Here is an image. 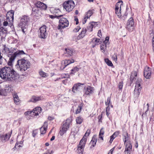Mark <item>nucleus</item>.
Segmentation results:
<instances>
[{"label": "nucleus", "mask_w": 154, "mask_h": 154, "mask_svg": "<svg viewBox=\"0 0 154 154\" xmlns=\"http://www.w3.org/2000/svg\"><path fill=\"white\" fill-rule=\"evenodd\" d=\"M1 77L6 81L16 80L19 78V75L12 68L5 66L0 69Z\"/></svg>", "instance_id": "1"}, {"label": "nucleus", "mask_w": 154, "mask_h": 154, "mask_svg": "<svg viewBox=\"0 0 154 154\" xmlns=\"http://www.w3.org/2000/svg\"><path fill=\"white\" fill-rule=\"evenodd\" d=\"M15 66L21 71H25L30 67V63L27 60L22 59L18 60Z\"/></svg>", "instance_id": "2"}, {"label": "nucleus", "mask_w": 154, "mask_h": 154, "mask_svg": "<svg viewBox=\"0 0 154 154\" xmlns=\"http://www.w3.org/2000/svg\"><path fill=\"white\" fill-rule=\"evenodd\" d=\"M72 120L70 118L67 119L65 121L63 122L61 126V129L59 132V134L61 136H62L66 132L70 125L72 124Z\"/></svg>", "instance_id": "3"}, {"label": "nucleus", "mask_w": 154, "mask_h": 154, "mask_svg": "<svg viewBox=\"0 0 154 154\" xmlns=\"http://www.w3.org/2000/svg\"><path fill=\"white\" fill-rule=\"evenodd\" d=\"M90 133V130H88L87 132L85 134V136L83 137L82 138L80 141L79 146H78L77 149V150L79 153H82L83 151L84 148L87 140L85 136H88Z\"/></svg>", "instance_id": "4"}, {"label": "nucleus", "mask_w": 154, "mask_h": 154, "mask_svg": "<svg viewBox=\"0 0 154 154\" xmlns=\"http://www.w3.org/2000/svg\"><path fill=\"white\" fill-rule=\"evenodd\" d=\"M124 137V144H125L126 143L125 149L124 152H127V154H130L132 150V145L130 141H128L127 142L129 139L128 134L127 133H126V135H125Z\"/></svg>", "instance_id": "5"}, {"label": "nucleus", "mask_w": 154, "mask_h": 154, "mask_svg": "<svg viewBox=\"0 0 154 154\" xmlns=\"http://www.w3.org/2000/svg\"><path fill=\"white\" fill-rule=\"evenodd\" d=\"M63 6L64 9L68 12L71 11L74 8L75 4L74 2L72 0L68 1L67 2H64Z\"/></svg>", "instance_id": "6"}, {"label": "nucleus", "mask_w": 154, "mask_h": 154, "mask_svg": "<svg viewBox=\"0 0 154 154\" xmlns=\"http://www.w3.org/2000/svg\"><path fill=\"white\" fill-rule=\"evenodd\" d=\"M24 54H25V53L23 50H19L15 52L9 58V61H8V65L10 66H12V63L17 56Z\"/></svg>", "instance_id": "7"}, {"label": "nucleus", "mask_w": 154, "mask_h": 154, "mask_svg": "<svg viewBox=\"0 0 154 154\" xmlns=\"http://www.w3.org/2000/svg\"><path fill=\"white\" fill-rule=\"evenodd\" d=\"M59 25L58 26V29H60L61 27L62 28L67 27L68 26L69 22L66 18H61L59 20Z\"/></svg>", "instance_id": "8"}, {"label": "nucleus", "mask_w": 154, "mask_h": 154, "mask_svg": "<svg viewBox=\"0 0 154 154\" xmlns=\"http://www.w3.org/2000/svg\"><path fill=\"white\" fill-rule=\"evenodd\" d=\"M14 11L11 10L8 12L6 15V19L9 22V25H11L14 20Z\"/></svg>", "instance_id": "9"}, {"label": "nucleus", "mask_w": 154, "mask_h": 154, "mask_svg": "<svg viewBox=\"0 0 154 154\" xmlns=\"http://www.w3.org/2000/svg\"><path fill=\"white\" fill-rule=\"evenodd\" d=\"M46 26L45 25H43L39 29L40 34L39 37L42 38H45L47 35V33L46 30Z\"/></svg>", "instance_id": "10"}, {"label": "nucleus", "mask_w": 154, "mask_h": 154, "mask_svg": "<svg viewBox=\"0 0 154 154\" xmlns=\"http://www.w3.org/2000/svg\"><path fill=\"white\" fill-rule=\"evenodd\" d=\"M134 22L132 17L130 18L128 21L127 23L126 29L130 32L133 31Z\"/></svg>", "instance_id": "11"}, {"label": "nucleus", "mask_w": 154, "mask_h": 154, "mask_svg": "<svg viewBox=\"0 0 154 154\" xmlns=\"http://www.w3.org/2000/svg\"><path fill=\"white\" fill-rule=\"evenodd\" d=\"M35 7L40 8L41 10H45L47 9V5L44 3L40 2L38 1L35 4Z\"/></svg>", "instance_id": "12"}, {"label": "nucleus", "mask_w": 154, "mask_h": 154, "mask_svg": "<svg viewBox=\"0 0 154 154\" xmlns=\"http://www.w3.org/2000/svg\"><path fill=\"white\" fill-rule=\"evenodd\" d=\"M28 20L29 18L27 16H23L21 19L20 23L19 24V26H27V25Z\"/></svg>", "instance_id": "13"}, {"label": "nucleus", "mask_w": 154, "mask_h": 154, "mask_svg": "<svg viewBox=\"0 0 154 154\" xmlns=\"http://www.w3.org/2000/svg\"><path fill=\"white\" fill-rule=\"evenodd\" d=\"M144 75L147 79H149L151 76V71L150 69L148 67H146L144 71Z\"/></svg>", "instance_id": "14"}, {"label": "nucleus", "mask_w": 154, "mask_h": 154, "mask_svg": "<svg viewBox=\"0 0 154 154\" xmlns=\"http://www.w3.org/2000/svg\"><path fill=\"white\" fill-rule=\"evenodd\" d=\"M48 126V123L45 122L44 123V125L40 128V130L41 134H43L45 133Z\"/></svg>", "instance_id": "15"}, {"label": "nucleus", "mask_w": 154, "mask_h": 154, "mask_svg": "<svg viewBox=\"0 0 154 154\" xmlns=\"http://www.w3.org/2000/svg\"><path fill=\"white\" fill-rule=\"evenodd\" d=\"M7 29L2 26L0 27V35L2 37L5 36L7 33Z\"/></svg>", "instance_id": "16"}, {"label": "nucleus", "mask_w": 154, "mask_h": 154, "mask_svg": "<svg viewBox=\"0 0 154 154\" xmlns=\"http://www.w3.org/2000/svg\"><path fill=\"white\" fill-rule=\"evenodd\" d=\"M137 86H135L134 91V95L135 97H137L139 96L141 90V87H138Z\"/></svg>", "instance_id": "17"}, {"label": "nucleus", "mask_w": 154, "mask_h": 154, "mask_svg": "<svg viewBox=\"0 0 154 154\" xmlns=\"http://www.w3.org/2000/svg\"><path fill=\"white\" fill-rule=\"evenodd\" d=\"M41 12L39 9L35 7H34L32 8V14L36 17H38L40 15Z\"/></svg>", "instance_id": "18"}, {"label": "nucleus", "mask_w": 154, "mask_h": 154, "mask_svg": "<svg viewBox=\"0 0 154 154\" xmlns=\"http://www.w3.org/2000/svg\"><path fill=\"white\" fill-rule=\"evenodd\" d=\"M84 85V84L80 83H78L74 85L72 88V91L74 93H75L79 89V87L81 85Z\"/></svg>", "instance_id": "19"}, {"label": "nucleus", "mask_w": 154, "mask_h": 154, "mask_svg": "<svg viewBox=\"0 0 154 154\" xmlns=\"http://www.w3.org/2000/svg\"><path fill=\"white\" fill-rule=\"evenodd\" d=\"M93 88L90 86L88 87L86 90L85 94L84 95L85 96V95H90V94H91L93 92Z\"/></svg>", "instance_id": "20"}, {"label": "nucleus", "mask_w": 154, "mask_h": 154, "mask_svg": "<svg viewBox=\"0 0 154 154\" xmlns=\"http://www.w3.org/2000/svg\"><path fill=\"white\" fill-rule=\"evenodd\" d=\"M97 139L95 136H93L92 140L90 143V144L91 145V147H94L96 145Z\"/></svg>", "instance_id": "21"}, {"label": "nucleus", "mask_w": 154, "mask_h": 154, "mask_svg": "<svg viewBox=\"0 0 154 154\" xmlns=\"http://www.w3.org/2000/svg\"><path fill=\"white\" fill-rule=\"evenodd\" d=\"M137 72L136 71H133L131 72V75L130 76V80L132 83L133 82L136 80L135 77H137Z\"/></svg>", "instance_id": "22"}, {"label": "nucleus", "mask_w": 154, "mask_h": 154, "mask_svg": "<svg viewBox=\"0 0 154 154\" xmlns=\"http://www.w3.org/2000/svg\"><path fill=\"white\" fill-rule=\"evenodd\" d=\"M70 63H71L70 60H65L64 62V64H62V66L60 67V69L63 70L66 66Z\"/></svg>", "instance_id": "23"}, {"label": "nucleus", "mask_w": 154, "mask_h": 154, "mask_svg": "<svg viewBox=\"0 0 154 154\" xmlns=\"http://www.w3.org/2000/svg\"><path fill=\"white\" fill-rule=\"evenodd\" d=\"M41 99V98L40 97L33 96L30 100L29 101L31 102H35L40 100Z\"/></svg>", "instance_id": "24"}, {"label": "nucleus", "mask_w": 154, "mask_h": 154, "mask_svg": "<svg viewBox=\"0 0 154 154\" xmlns=\"http://www.w3.org/2000/svg\"><path fill=\"white\" fill-rule=\"evenodd\" d=\"M65 51L66 52V54H67V55H66V56H71L73 54V50L72 49L70 48H65Z\"/></svg>", "instance_id": "25"}, {"label": "nucleus", "mask_w": 154, "mask_h": 154, "mask_svg": "<svg viewBox=\"0 0 154 154\" xmlns=\"http://www.w3.org/2000/svg\"><path fill=\"white\" fill-rule=\"evenodd\" d=\"M11 134H6L5 135H2L1 136V138L2 140L3 141H5V140L7 139L8 140L10 137Z\"/></svg>", "instance_id": "26"}, {"label": "nucleus", "mask_w": 154, "mask_h": 154, "mask_svg": "<svg viewBox=\"0 0 154 154\" xmlns=\"http://www.w3.org/2000/svg\"><path fill=\"white\" fill-rule=\"evenodd\" d=\"M122 3L123 2L121 1H119L116 4L115 11L116 12L117 11V10L119 9H120V10H121V5H122Z\"/></svg>", "instance_id": "27"}, {"label": "nucleus", "mask_w": 154, "mask_h": 154, "mask_svg": "<svg viewBox=\"0 0 154 154\" xmlns=\"http://www.w3.org/2000/svg\"><path fill=\"white\" fill-rule=\"evenodd\" d=\"M87 31L86 29L83 28L81 33L78 35L79 38H83L85 36V34Z\"/></svg>", "instance_id": "28"}, {"label": "nucleus", "mask_w": 154, "mask_h": 154, "mask_svg": "<svg viewBox=\"0 0 154 154\" xmlns=\"http://www.w3.org/2000/svg\"><path fill=\"white\" fill-rule=\"evenodd\" d=\"M13 97L14 98V100L15 103L16 104H17L19 102L20 100L17 94H14L13 95Z\"/></svg>", "instance_id": "29"}, {"label": "nucleus", "mask_w": 154, "mask_h": 154, "mask_svg": "<svg viewBox=\"0 0 154 154\" xmlns=\"http://www.w3.org/2000/svg\"><path fill=\"white\" fill-rule=\"evenodd\" d=\"M12 89L11 85H6L4 91L6 93H9L11 91Z\"/></svg>", "instance_id": "30"}, {"label": "nucleus", "mask_w": 154, "mask_h": 154, "mask_svg": "<svg viewBox=\"0 0 154 154\" xmlns=\"http://www.w3.org/2000/svg\"><path fill=\"white\" fill-rule=\"evenodd\" d=\"M79 70V68L77 66L74 67L73 69L71 70V72L70 73V75H74L75 72H78Z\"/></svg>", "instance_id": "31"}, {"label": "nucleus", "mask_w": 154, "mask_h": 154, "mask_svg": "<svg viewBox=\"0 0 154 154\" xmlns=\"http://www.w3.org/2000/svg\"><path fill=\"white\" fill-rule=\"evenodd\" d=\"M94 12L93 10H89L86 13L85 16L87 17V19L89 18L93 14Z\"/></svg>", "instance_id": "32"}, {"label": "nucleus", "mask_w": 154, "mask_h": 154, "mask_svg": "<svg viewBox=\"0 0 154 154\" xmlns=\"http://www.w3.org/2000/svg\"><path fill=\"white\" fill-rule=\"evenodd\" d=\"M83 121V119L81 116L77 117L76 119L77 124H80L82 123Z\"/></svg>", "instance_id": "33"}, {"label": "nucleus", "mask_w": 154, "mask_h": 154, "mask_svg": "<svg viewBox=\"0 0 154 154\" xmlns=\"http://www.w3.org/2000/svg\"><path fill=\"white\" fill-rule=\"evenodd\" d=\"M83 107V105L82 103L80 104L78 107L76 112V114H78L80 113L82 110V109Z\"/></svg>", "instance_id": "34"}, {"label": "nucleus", "mask_w": 154, "mask_h": 154, "mask_svg": "<svg viewBox=\"0 0 154 154\" xmlns=\"http://www.w3.org/2000/svg\"><path fill=\"white\" fill-rule=\"evenodd\" d=\"M105 61L106 64L109 66H113V65L112 62L109 60L108 58H106L104 59Z\"/></svg>", "instance_id": "35"}, {"label": "nucleus", "mask_w": 154, "mask_h": 154, "mask_svg": "<svg viewBox=\"0 0 154 154\" xmlns=\"http://www.w3.org/2000/svg\"><path fill=\"white\" fill-rule=\"evenodd\" d=\"M107 46L106 45L103 44H102L100 45V49L101 50H103L102 51L103 53L105 52V51L106 50Z\"/></svg>", "instance_id": "36"}, {"label": "nucleus", "mask_w": 154, "mask_h": 154, "mask_svg": "<svg viewBox=\"0 0 154 154\" xmlns=\"http://www.w3.org/2000/svg\"><path fill=\"white\" fill-rule=\"evenodd\" d=\"M97 22H92L90 23V24H91V26L92 27L91 28V30H90V32H91L92 31L93 28V27H95L97 26Z\"/></svg>", "instance_id": "37"}, {"label": "nucleus", "mask_w": 154, "mask_h": 154, "mask_svg": "<svg viewBox=\"0 0 154 154\" xmlns=\"http://www.w3.org/2000/svg\"><path fill=\"white\" fill-rule=\"evenodd\" d=\"M63 16L62 15H57L56 14L55 16H54L53 15H49V17L51 19H54V18H56L58 19H59L60 17H61Z\"/></svg>", "instance_id": "38"}, {"label": "nucleus", "mask_w": 154, "mask_h": 154, "mask_svg": "<svg viewBox=\"0 0 154 154\" xmlns=\"http://www.w3.org/2000/svg\"><path fill=\"white\" fill-rule=\"evenodd\" d=\"M142 80L140 79H138L137 80L136 82V85L135 86L138 85V87H141L140 86V83L141 82Z\"/></svg>", "instance_id": "39"}, {"label": "nucleus", "mask_w": 154, "mask_h": 154, "mask_svg": "<svg viewBox=\"0 0 154 154\" xmlns=\"http://www.w3.org/2000/svg\"><path fill=\"white\" fill-rule=\"evenodd\" d=\"M39 74L41 76L43 77H46L47 76V73L43 71H40L39 72Z\"/></svg>", "instance_id": "40"}, {"label": "nucleus", "mask_w": 154, "mask_h": 154, "mask_svg": "<svg viewBox=\"0 0 154 154\" xmlns=\"http://www.w3.org/2000/svg\"><path fill=\"white\" fill-rule=\"evenodd\" d=\"M42 109L41 107H37L34 108L33 110V111H35L38 112L40 113L41 112Z\"/></svg>", "instance_id": "41"}, {"label": "nucleus", "mask_w": 154, "mask_h": 154, "mask_svg": "<svg viewBox=\"0 0 154 154\" xmlns=\"http://www.w3.org/2000/svg\"><path fill=\"white\" fill-rule=\"evenodd\" d=\"M115 13L117 14V16L119 18H120L121 17V10L120 9L117 10V11H115Z\"/></svg>", "instance_id": "42"}, {"label": "nucleus", "mask_w": 154, "mask_h": 154, "mask_svg": "<svg viewBox=\"0 0 154 154\" xmlns=\"http://www.w3.org/2000/svg\"><path fill=\"white\" fill-rule=\"evenodd\" d=\"M94 40H95L94 42L95 43V44L97 45H98L100 43V39L94 38L92 41H93Z\"/></svg>", "instance_id": "43"}, {"label": "nucleus", "mask_w": 154, "mask_h": 154, "mask_svg": "<svg viewBox=\"0 0 154 154\" xmlns=\"http://www.w3.org/2000/svg\"><path fill=\"white\" fill-rule=\"evenodd\" d=\"M117 54L116 53H114L112 56V58L114 61H116L117 60Z\"/></svg>", "instance_id": "44"}, {"label": "nucleus", "mask_w": 154, "mask_h": 154, "mask_svg": "<svg viewBox=\"0 0 154 154\" xmlns=\"http://www.w3.org/2000/svg\"><path fill=\"white\" fill-rule=\"evenodd\" d=\"M8 20H7L6 21L4 20L2 24L3 26V27L7 26L8 25Z\"/></svg>", "instance_id": "45"}, {"label": "nucleus", "mask_w": 154, "mask_h": 154, "mask_svg": "<svg viewBox=\"0 0 154 154\" xmlns=\"http://www.w3.org/2000/svg\"><path fill=\"white\" fill-rule=\"evenodd\" d=\"M123 86V83L122 82H120L118 84V88L119 89H122Z\"/></svg>", "instance_id": "46"}, {"label": "nucleus", "mask_w": 154, "mask_h": 154, "mask_svg": "<svg viewBox=\"0 0 154 154\" xmlns=\"http://www.w3.org/2000/svg\"><path fill=\"white\" fill-rule=\"evenodd\" d=\"M114 134H112V136L110 137V140L109 141V143H111L112 142L114 139L115 138V136H114Z\"/></svg>", "instance_id": "47"}, {"label": "nucleus", "mask_w": 154, "mask_h": 154, "mask_svg": "<svg viewBox=\"0 0 154 154\" xmlns=\"http://www.w3.org/2000/svg\"><path fill=\"white\" fill-rule=\"evenodd\" d=\"M148 112V110L147 109L146 110L145 112V113H143L142 115V118H143L145 117H147V114Z\"/></svg>", "instance_id": "48"}, {"label": "nucleus", "mask_w": 154, "mask_h": 154, "mask_svg": "<svg viewBox=\"0 0 154 154\" xmlns=\"http://www.w3.org/2000/svg\"><path fill=\"white\" fill-rule=\"evenodd\" d=\"M102 116H103V114H102V112L100 115L98 116V122H102Z\"/></svg>", "instance_id": "49"}, {"label": "nucleus", "mask_w": 154, "mask_h": 154, "mask_svg": "<svg viewBox=\"0 0 154 154\" xmlns=\"http://www.w3.org/2000/svg\"><path fill=\"white\" fill-rule=\"evenodd\" d=\"M111 98L110 97H108L107 98V101L105 102L106 105H108L109 106V104L110 102Z\"/></svg>", "instance_id": "50"}, {"label": "nucleus", "mask_w": 154, "mask_h": 154, "mask_svg": "<svg viewBox=\"0 0 154 154\" xmlns=\"http://www.w3.org/2000/svg\"><path fill=\"white\" fill-rule=\"evenodd\" d=\"M104 134V131L103 130V128H102L100 130L99 136H100L101 135H103Z\"/></svg>", "instance_id": "51"}, {"label": "nucleus", "mask_w": 154, "mask_h": 154, "mask_svg": "<svg viewBox=\"0 0 154 154\" xmlns=\"http://www.w3.org/2000/svg\"><path fill=\"white\" fill-rule=\"evenodd\" d=\"M32 113V111H27L25 113V114L26 115H29V116H31Z\"/></svg>", "instance_id": "52"}, {"label": "nucleus", "mask_w": 154, "mask_h": 154, "mask_svg": "<svg viewBox=\"0 0 154 154\" xmlns=\"http://www.w3.org/2000/svg\"><path fill=\"white\" fill-rule=\"evenodd\" d=\"M3 21L4 20L3 19L2 17H0V27L3 26L2 24Z\"/></svg>", "instance_id": "53"}, {"label": "nucleus", "mask_w": 154, "mask_h": 154, "mask_svg": "<svg viewBox=\"0 0 154 154\" xmlns=\"http://www.w3.org/2000/svg\"><path fill=\"white\" fill-rule=\"evenodd\" d=\"M9 2L11 3L19 2V0H9Z\"/></svg>", "instance_id": "54"}, {"label": "nucleus", "mask_w": 154, "mask_h": 154, "mask_svg": "<svg viewBox=\"0 0 154 154\" xmlns=\"http://www.w3.org/2000/svg\"><path fill=\"white\" fill-rule=\"evenodd\" d=\"M20 27H21V29H22V31L24 33L26 31V30L25 31V30L26 29V28L27 26H20Z\"/></svg>", "instance_id": "55"}, {"label": "nucleus", "mask_w": 154, "mask_h": 154, "mask_svg": "<svg viewBox=\"0 0 154 154\" xmlns=\"http://www.w3.org/2000/svg\"><path fill=\"white\" fill-rule=\"evenodd\" d=\"M81 28H79V27L78 26L76 28H75L74 30L73 31L74 32H78L79 30Z\"/></svg>", "instance_id": "56"}, {"label": "nucleus", "mask_w": 154, "mask_h": 154, "mask_svg": "<svg viewBox=\"0 0 154 154\" xmlns=\"http://www.w3.org/2000/svg\"><path fill=\"white\" fill-rule=\"evenodd\" d=\"M152 46L153 51L154 52V36L152 39Z\"/></svg>", "instance_id": "57"}, {"label": "nucleus", "mask_w": 154, "mask_h": 154, "mask_svg": "<svg viewBox=\"0 0 154 154\" xmlns=\"http://www.w3.org/2000/svg\"><path fill=\"white\" fill-rule=\"evenodd\" d=\"M87 19V17L85 16L82 21L83 24H84L86 23Z\"/></svg>", "instance_id": "58"}, {"label": "nucleus", "mask_w": 154, "mask_h": 154, "mask_svg": "<svg viewBox=\"0 0 154 154\" xmlns=\"http://www.w3.org/2000/svg\"><path fill=\"white\" fill-rule=\"evenodd\" d=\"M97 35L100 37H101V36H102L101 31L100 30L98 31L97 33Z\"/></svg>", "instance_id": "59"}, {"label": "nucleus", "mask_w": 154, "mask_h": 154, "mask_svg": "<svg viewBox=\"0 0 154 154\" xmlns=\"http://www.w3.org/2000/svg\"><path fill=\"white\" fill-rule=\"evenodd\" d=\"M108 108H109V107L108 106L107 107H106V115L108 117V116L109 114V112L107 111Z\"/></svg>", "instance_id": "60"}, {"label": "nucleus", "mask_w": 154, "mask_h": 154, "mask_svg": "<svg viewBox=\"0 0 154 154\" xmlns=\"http://www.w3.org/2000/svg\"><path fill=\"white\" fill-rule=\"evenodd\" d=\"M32 113H34V115L35 116H37L40 113L38 112H36L35 111H33V110L32 111Z\"/></svg>", "instance_id": "61"}, {"label": "nucleus", "mask_w": 154, "mask_h": 154, "mask_svg": "<svg viewBox=\"0 0 154 154\" xmlns=\"http://www.w3.org/2000/svg\"><path fill=\"white\" fill-rule=\"evenodd\" d=\"M91 27L92 26H91V24L90 23L87 27V30H89L90 32V30H91Z\"/></svg>", "instance_id": "62"}, {"label": "nucleus", "mask_w": 154, "mask_h": 154, "mask_svg": "<svg viewBox=\"0 0 154 154\" xmlns=\"http://www.w3.org/2000/svg\"><path fill=\"white\" fill-rule=\"evenodd\" d=\"M109 42H108V41H106V40H105L103 42V44H105V45H106L107 46V44H109Z\"/></svg>", "instance_id": "63"}, {"label": "nucleus", "mask_w": 154, "mask_h": 154, "mask_svg": "<svg viewBox=\"0 0 154 154\" xmlns=\"http://www.w3.org/2000/svg\"><path fill=\"white\" fill-rule=\"evenodd\" d=\"M75 19H74L75 21H76V24L77 25L79 23V20L76 17H75Z\"/></svg>", "instance_id": "64"}]
</instances>
